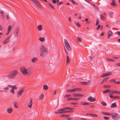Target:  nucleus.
Here are the masks:
<instances>
[{
  "instance_id": "10",
  "label": "nucleus",
  "mask_w": 120,
  "mask_h": 120,
  "mask_svg": "<svg viewBox=\"0 0 120 120\" xmlns=\"http://www.w3.org/2000/svg\"><path fill=\"white\" fill-rule=\"evenodd\" d=\"M32 106V99L31 98L29 102L28 103L27 106L30 108H31Z\"/></svg>"
},
{
  "instance_id": "52",
  "label": "nucleus",
  "mask_w": 120,
  "mask_h": 120,
  "mask_svg": "<svg viewBox=\"0 0 120 120\" xmlns=\"http://www.w3.org/2000/svg\"><path fill=\"white\" fill-rule=\"evenodd\" d=\"M76 25L78 27H80L81 26L80 24L78 22L77 23Z\"/></svg>"
},
{
  "instance_id": "13",
  "label": "nucleus",
  "mask_w": 120,
  "mask_h": 120,
  "mask_svg": "<svg viewBox=\"0 0 120 120\" xmlns=\"http://www.w3.org/2000/svg\"><path fill=\"white\" fill-rule=\"evenodd\" d=\"M6 110L7 112L9 113H11L13 111V109L11 108H7Z\"/></svg>"
},
{
  "instance_id": "38",
  "label": "nucleus",
  "mask_w": 120,
  "mask_h": 120,
  "mask_svg": "<svg viewBox=\"0 0 120 120\" xmlns=\"http://www.w3.org/2000/svg\"><path fill=\"white\" fill-rule=\"evenodd\" d=\"M110 86L108 85H104L103 86V88H108L110 87Z\"/></svg>"
},
{
  "instance_id": "63",
  "label": "nucleus",
  "mask_w": 120,
  "mask_h": 120,
  "mask_svg": "<svg viewBox=\"0 0 120 120\" xmlns=\"http://www.w3.org/2000/svg\"><path fill=\"white\" fill-rule=\"evenodd\" d=\"M77 104V103L76 102L72 103H71V104L74 105H76Z\"/></svg>"
},
{
  "instance_id": "1",
  "label": "nucleus",
  "mask_w": 120,
  "mask_h": 120,
  "mask_svg": "<svg viewBox=\"0 0 120 120\" xmlns=\"http://www.w3.org/2000/svg\"><path fill=\"white\" fill-rule=\"evenodd\" d=\"M20 70L21 73L24 75H30L32 73V69L30 68H21Z\"/></svg>"
},
{
  "instance_id": "39",
  "label": "nucleus",
  "mask_w": 120,
  "mask_h": 120,
  "mask_svg": "<svg viewBox=\"0 0 120 120\" xmlns=\"http://www.w3.org/2000/svg\"><path fill=\"white\" fill-rule=\"evenodd\" d=\"M120 98V97L118 96H114L113 99H119Z\"/></svg>"
},
{
  "instance_id": "6",
  "label": "nucleus",
  "mask_w": 120,
  "mask_h": 120,
  "mask_svg": "<svg viewBox=\"0 0 120 120\" xmlns=\"http://www.w3.org/2000/svg\"><path fill=\"white\" fill-rule=\"evenodd\" d=\"M74 109L73 108L69 107H65L63 109H59L57 110L58 111H64L66 110H72Z\"/></svg>"
},
{
  "instance_id": "3",
  "label": "nucleus",
  "mask_w": 120,
  "mask_h": 120,
  "mask_svg": "<svg viewBox=\"0 0 120 120\" xmlns=\"http://www.w3.org/2000/svg\"><path fill=\"white\" fill-rule=\"evenodd\" d=\"M18 73L16 71H14L9 73L8 75V77L9 79H12L15 77Z\"/></svg>"
},
{
  "instance_id": "32",
  "label": "nucleus",
  "mask_w": 120,
  "mask_h": 120,
  "mask_svg": "<svg viewBox=\"0 0 120 120\" xmlns=\"http://www.w3.org/2000/svg\"><path fill=\"white\" fill-rule=\"evenodd\" d=\"M39 40L43 42L44 41L45 39V38L43 37L40 38H39Z\"/></svg>"
},
{
  "instance_id": "64",
  "label": "nucleus",
  "mask_w": 120,
  "mask_h": 120,
  "mask_svg": "<svg viewBox=\"0 0 120 120\" xmlns=\"http://www.w3.org/2000/svg\"><path fill=\"white\" fill-rule=\"evenodd\" d=\"M6 18H7V19L8 20H9V16H8V15H6Z\"/></svg>"
},
{
  "instance_id": "12",
  "label": "nucleus",
  "mask_w": 120,
  "mask_h": 120,
  "mask_svg": "<svg viewBox=\"0 0 120 120\" xmlns=\"http://www.w3.org/2000/svg\"><path fill=\"white\" fill-rule=\"evenodd\" d=\"M87 100L89 101H90V102H92L95 101L96 100V99L94 98H92V97H90L88 98Z\"/></svg>"
},
{
  "instance_id": "11",
  "label": "nucleus",
  "mask_w": 120,
  "mask_h": 120,
  "mask_svg": "<svg viewBox=\"0 0 120 120\" xmlns=\"http://www.w3.org/2000/svg\"><path fill=\"white\" fill-rule=\"evenodd\" d=\"M34 3L39 8H41V7L40 4L37 0Z\"/></svg>"
},
{
  "instance_id": "62",
  "label": "nucleus",
  "mask_w": 120,
  "mask_h": 120,
  "mask_svg": "<svg viewBox=\"0 0 120 120\" xmlns=\"http://www.w3.org/2000/svg\"><path fill=\"white\" fill-rule=\"evenodd\" d=\"M68 20L69 21V22H71V18L70 17H69V18Z\"/></svg>"
},
{
  "instance_id": "48",
  "label": "nucleus",
  "mask_w": 120,
  "mask_h": 120,
  "mask_svg": "<svg viewBox=\"0 0 120 120\" xmlns=\"http://www.w3.org/2000/svg\"><path fill=\"white\" fill-rule=\"evenodd\" d=\"M103 118L104 119L106 120H109V117H107L105 116H104L103 117Z\"/></svg>"
},
{
  "instance_id": "51",
  "label": "nucleus",
  "mask_w": 120,
  "mask_h": 120,
  "mask_svg": "<svg viewBox=\"0 0 120 120\" xmlns=\"http://www.w3.org/2000/svg\"><path fill=\"white\" fill-rule=\"evenodd\" d=\"M4 90H9V88H8V87L7 86L6 87L4 88Z\"/></svg>"
},
{
  "instance_id": "36",
  "label": "nucleus",
  "mask_w": 120,
  "mask_h": 120,
  "mask_svg": "<svg viewBox=\"0 0 120 120\" xmlns=\"http://www.w3.org/2000/svg\"><path fill=\"white\" fill-rule=\"evenodd\" d=\"M113 14V12H109V16L110 17H111L112 18V15Z\"/></svg>"
},
{
  "instance_id": "22",
  "label": "nucleus",
  "mask_w": 120,
  "mask_h": 120,
  "mask_svg": "<svg viewBox=\"0 0 120 120\" xmlns=\"http://www.w3.org/2000/svg\"><path fill=\"white\" fill-rule=\"evenodd\" d=\"M117 105H116V102L112 104L110 106L111 108H113L116 107Z\"/></svg>"
},
{
  "instance_id": "37",
  "label": "nucleus",
  "mask_w": 120,
  "mask_h": 120,
  "mask_svg": "<svg viewBox=\"0 0 120 120\" xmlns=\"http://www.w3.org/2000/svg\"><path fill=\"white\" fill-rule=\"evenodd\" d=\"M107 60L109 61L114 62L115 61V60L113 59L107 58Z\"/></svg>"
},
{
  "instance_id": "26",
  "label": "nucleus",
  "mask_w": 120,
  "mask_h": 120,
  "mask_svg": "<svg viewBox=\"0 0 120 120\" xmlns=\"http://www.w3.org/2000/svg\"><path fill=\"white\" fill-rule=\"evenodd\" d=\"M17 103L16 102H14L13 104V105L14 107L16 108H18V106L17 105Z\"/></svg>"
},
{
  "instance_id": "30",
  "label": "nucleus",
  "mask_w": 120,
  "mask_h": 120,
  "mask_svg": "<svg viewBox=\"0 0 120 120\" xmlns=\"http://www.w3.org/2000/svg\"><path fill=\"white\" fill-rule=\"evenodd\" d=\"M43 88L44 90H46L48 89V87L46 85H45L43 86Z\"/></svg>"
},
{
  "instance_id": "46",
  "label": "nucleus",
  "mask_w": 120,
  "mask_h": 120,
  "mask_svg": "<svg viewBox=\"0 0 120 120\" xmlns=\"http://www.w3.org/2000/svg\"><path fill=\"white\" fill-rule=\"evenodd\" d=\"M10 92L12 93L13 94L15 92L13 88L11 89L10 90Z\"/></svg>"
},
{
  "instance_id": "60",
  "label": "nucleus",
  "mask_w": 120,
  "mask_h": 120,
  "mask_svg": "<svg viewBox=\"0 0 120 120\" xmlns=\"http://www.w3.org/2000/svg\"><path fill=\"white\" fill-rule=\"evenodd\" d=\"M13 86H12V85H8V87H10V88H12V87H13Z\"/></svg>"
},
{
  "instance_id": "20",
  "label": "nucleus",
  "mask_w": 120,
  "mask_h": 120,
  "mask_svg": "<svg viewBox=\"0 0 120 120\" xmlns=\"http://www.w3.org/2000/svg\"><path fill=\"white\" fill-rule=\"evenodd\" d=\"M44 97V95L43 94H41L39 96L38 99L39 100H42Z\"/></svg>"
},
{
  "instance_id": "45",
  "label": "nucleus",
  "mask_w": 120,
  "mask_h": 120,
  "mask_svg": "<svg viewBox=\"0 0 120 120\" xmlns=\"http://www.w3.org/2000/svg\"><path fill=\"white\" fill-rule=\"evenodd\" d=\"M116 81V80L115 79H112L110 81V82H115Z\"/></svg>"
},
{
  "instance_id": "34",
  "label": "nucleus",
  "mask_w": 120,
  "mask_h": 120,
  "mask_svg": "<svg viewBox=\"0 0 120 120\" xmlns=\"http://www.w3.org/2000/svg\"><path fill=\"white\" fill-rule=\"evenodd\" d=\"M80 104L82 105H89L90 104L88 103L82 102L80 103Z\"/></svg>"
},
{
  "instance_id": "18",
  "label": "nucleus",
  "mask_w": 120,
  "mask_h": 120,
  "mask_svg": "<svg viewBox=\"0 0 120 120\" xmlns=\"http://www.w3.org/2000/svg\"><path fill=\"white\" fill-rule=\"evenodd\" d=\"M112 32L110 31H109L108 33V38H109L112 35Z\"/></svg>"
},
{
  "instance_id": "50",
  "label": "nucleus",
  "mask_w": 120,
  "mask_h": 120,
  "mask_svg": "<svg viewBox=\"0 0 120 120\" xmlns=\"http://www.w3.org/2000/svg\"><path fill=\"white\" fill-rule=\"evenodd\" d=\"M100 27H101L100 25H98V27L96 28V30H98L99 29V28H100Z\"/></svg>"
},
{
  "instance_id": "58",
  "label": "nucleus",
  "mask_w": 120,
  "mask_h": 120,
  "mask_svg": "<svg viewBox=\"0 0 120 120\" xmlns=\"http://www.w3.org/2000/svg\"><path fill=\"white\" fill-rule=\"evenodd\" d=\"M112 94H110L109 95V96L111 98H113V97H114V96H113L112 95H111Z\"/></svg>"
},
{
  "instance_id": "4",
  "label": "nucleus",
  "mask_w": 120,
  "mask_h": 120,
  "mask_svg": "<svg viewBox=\"0 0 120 120\" xmlns=\"http://www.w3.org/2000/svg\"><path fill=\"white\" fill-rule=\"evenodd\" d=\"M19 27L18 26L16 27L15 29L14 34V37L15 38H16L18 36L19 32Z\"/></svg>"
},
{
  "instance_id": "21",
  "label": "nucleus",
  "mask_w": 120,
  "mask_h": 120,
  "mask_svg": "<svg viewBox=\"0 0 120 120\" xmlns=\"http://www.w3.org/2000/svg\"><path fill=\"white\" fill-rule=\"evenodd\" d=\"M115 0H112V2L111 3V4L112 6L115 7L116 5V4L115 3Z\"/></svg>"
},
{
  "instance_id": "17",
  "label": "nucleus",
  "mask_w": 120,
  "mask_h": 120,
  "mask_svg": "<svg viewBox=\"0 0 120 120\" xmlns=\"http://www.w3.org/2000/svg\"><path fill=\"white\" fill-rule=\"evenodd\" d=\"M11 36L9 37L6 39L4 42L3 43L4 44H5L7 43L8 42L9 40L10 39Z\"/></svg>"
},
{
  "instance_id": "61",
  "label": "nucleus",
  "mask_w": 120,
  "mask_h": 120,
  "mask_svg": "<svg viewBox=\"0 0 120 120\" xmlns=\"http://www.w3.org/2000/svg\"><path fill=\"white\" fill-rule=\"evenodd\" d=\"M71 111H70V110H69V111H64V113L65 112H71Z\"/></svg>"
},
{
  "instance_id": "44",
  "label": "nucleus",
  "mask_w": 120,
  "mask_h": 120,
  "mask_svg": "<svg viewBox=\"0 0 120 120\" xmlns=\"http://www.w3.org/2000/svg\"><path fill=\"white\" fill-rule=\"evenodd\" d=\"M12 88L14 90V89L16 90L17 89V88L16 87V85H15L13 86Z\"/></svg>"
},
{
  "instance_id": "23",
  "label": "nucleus",
  "mask_w": 120,
  "mask_h": 120,
  "mask_svg": "<svg viewBox=\"0 0 120 120\" xmlns=\"http://www.w3.org/2000/svg\"><path fill=\"white\" fill-rule=\"evenodd\" d=\"M37 29L41 31L42 30V26L41 25H38L37 26Z\"/></svg>"
},
{
  "instance_id": "8",
  "label": "nucleus",
  "mask_w": 120,
  "mask_h": 120,
  "mask_svg": "<svg viewBox=\"0 0 120 120\" xmlns=\"http://www.w3.org/2000/svg\"><path fill=\"white\" fill-rule=\"evenodd\" d=\"M79 90H80L79 88H75L73 89L67 90V92H75L76 91Z\"/></svg>"
},
{
  "instance_id": "19",
  "label": "nucleus",
  "mask_w": 120,
  "mask_h": 120,
  "mask_svg": "<svg viewBox=\"0 0 120 120\" xmlns=\"http://www.w3.org/2000/svg\"><path fill=\"white\" fill-rule=\"evenodd\" d=\"M86 115H87L91 116L94 117H97L98 116L95 114L91 113H86Z\"/></svg>"
},
{
  "instance_id": "28",
  "label": "nucleus",
  "mask_w": 120,
  "mask_h": 120,
  "mask_svg": "<svg viewBox=\"0 0 120 120\" xmlns=\"http://www.w3.org/2000/svg\"><path fill=\"white\" fill-rule=\"evenodd\" d=\"M66 46L68 50L70 51L71 50V49L69 44H68V45L67 46Z\"/></svg>"
},
{
  "instance_id": "54",
  "label": "nucleus",
  "mask_w": 120,
  "mask_h": 120,
  "mask_svg": "<svg viewBox=\"0 0 120 120\" xmlns=\"http://www.w3.org/2000/svg\"><path fill=\"white\" fill-rule=\"evenodd\" d=\"M71 96L69 94H68L67 95L65 96L64 97H68L70 96Z\"/></svg>"
},
{
  "instance_id": "40",
  "label": "nucleus",
  "mask_w": 120,
  "mask_h": 120,
  "mask_svg": "<svg viewBox=\"0 0 120 120\" xmlns=\"http://www.w3.org/2000/svg\"><path fill=\"white\" fill-rule=\"evenodd\" d=\"M77 38L78 41H79L80 42H81L82 39L81 38H79L78 37H77Z\"/></svg>"
},
{
  "instance_id": "2",
  "label": "nucleus",
  "mask_w": 120,
  "mask_h": 120,
  "mask_svg": "<svg viewBox=\"0 0 120 120\" xmlns=\"http://www.w3.org/2000/svg\"><path fill=\"white\" fill-rule=\"evenodd\" d=\"M40 56L42 57H43L47 53V49L45 47L44 45L42 46L40 49Z\"/></svg>"
},
{
  "instance_id": "42",
  "label": "nucleus",
  "mask_w": 120,
  "mask_h": 120,
  "mask_svg": "<svg viewBox=\"0 0 120 120\" xmlns=\"http://www.w3.org/2000/svg\"><path fill=\"white\" fill-rule=\"evenodd\" d=\"M105 115H111V114L108 113H105L104 112H102Z\"/></svg>"
},
{
  "instance_id": "15",
  "label": "nucleus",
  "mask_w": 120,
  "mask_h": 120,
  "mask_svg": "<svg viewBox=\"0 0 120 120\" xmlns=\"http://www.w3.org/2000/svg\"><path fill=\"white\" fill-rule=\"evenodd\" d=\"M91 81L90 80H89L86 82H81V83L82 84L85 85H88L90 82Z\"/></svg>"
},
{
  "instance_id": "9",
  "label": "nucleus",
  "mask_w": 120,
  "mask_h": 120,
  "mask_svg": "<svg viewBox=\"0 0 120 120\" xmlns=\"http://www.w3.org/2000/svg\"><path fill=\"white\" fill-rule=\"evenodd\" d=\"M112 74L111 72H106L104 74L101 76L102 77H104L105 76H108L111 75Z\"/></svg>"
},
{
  "instance_id": "56",
  "label": "nucleus",
  "mask_w": 120,
  "mask_h": 120,
  "mask_svg": "<svg viewBox=\"0 0 120 120\" xmlns=\"http://www.w3.org/2000/svg\"><path fill=\"white\" fill-rule=\"evenodd\" d=\"M52 2L54 4H55L56 3V0H52Z\"/></svg>"
},
{
  "instance_id": "16",
  "label": "nucleus",
  "mask_w": 120,
  "mask_h": 120,
  "mask_svg": "<svg viewBox=\"0 0 120 120\" xmlns=\"http://www.w3.org/2000/svg\"><path fill=\"white\" fill-rule=\"evenodd\" d=\"M73 96L75 97H82V96H84V95L83 94H74L73 95Z\"/></svg>"
},
{
  "instance_id": "41",
  "label": "nucleus",
  "mask_w": 120,
  "mask_h": 120,
  "mask_svg": "<svg viewBox=\"0 0 120 120\" xmlns=\"http://www.w3.org/2000/svg\"><path fill=\"white\" fill-rule=\"evenodd\" d=\"M105 15V13H104L103 14H101L100 15V16L101 17H102L103 18H104V15Z\"/></svg>"
},
{
  "instance_id": "55",
  "label": "nucleus",
  "mask_w": 120,
  "mask_h": 120,
  "mask_svg": "<svg viewBox=\"0 0 120 120\" xmlns=\"http://www.w3.org/2000/svg\"><path fill=\"white\" fill-rule=\"evenodd\" d=\"M116 33L119 36H120V32L119 31L117 32Z\"/></svg>"
},
{
  "instance_id": "29",
  "label": "nucleus",
  "mask_w": 120,
  "mask_h": 120,
  "mask_svg": "<svg viewBox=\"0 0 120 120\" xmlns=\"http://www.w3.org/2000/svg\"><path fill=\"white\" fill-rule=\"evenodd\" d=\"M60 116L63 117H68L70 116V115H67L62 114Z\"/></svg>"
},
{
  "instance_id": "49",
  "label": "nucleus",
  "mask_w": 120,
  "mask_h": 120,
  "mask_svg": "<svg viewBox=\"0 0 120 120\" xmlns=\"http://www.w3.org/2000/svg\"><path fill=\"white\" fill-rule=\"evenodd\" d=\"M108 77H106V78H105L103 80V81H104V82H105L108 80Z\"/></svg>"
},
{
  "instance_id": "33",
  "label": "nucleus",
  "mask_w": 120,
  "mask_h": 120,
  "mask_svg": "<svg viewBox=\"0 0 120 120\" xmlns=\"http://www.w3.org/2000/svg\"><path fill=\"white\" fill-rule=\"evenodd\" d=\"M64 41L65 43V46H67L68 44H69V43L66 39H65L64 40Z\"/></svg>"
},
{
  "instance_id": "53",
  "label": "nucleus",
  "mask_w": 120,
  "mask_h": 120,
  "mask_svg": "<svg viewBox=\"0 0 120 120\" xmlns=\"http://www.w3.org/2000/svg\"><path fill=\"white\" fill-rule=\"evenodd\" d=\"M59 111V114H62L64 113V111Z\"/></svg>"
},
{
  "instance_id": "25",
  "label": "nucleus",
  "mask_w": 120,
  "mask_h": 120,
  "mask_svg": "<svg viewBox=\"0 0 120 120\" xmlns=\"http://www.w3.org/2000/svg\"><path fill=\"white\" fill-rule=\"evenodd\" d=\"M37 60V59L36 58H33L31 60V62L33 63L36 62Z\"/></svg>"
},
{
  "instance_id": "59",
  "label": "nucleus",
  "mask_w": 120,
  "mask_h": 120,
  "mask_svg": "<svg viewBox=\"0 0 120 120\" xmlns=\"http://www.w3.org/2000/svg\"><path fill=\"white\" fill-rule=\"evenodd\" d=\"M63 3V2H60L58 3V4L59 5H60Z\"/></svg>"
},
{
  "instance_id": "14",
  "label": "nucleus",
  "mask_w": 120,
  "mask_h": 120,
  "mask_svg": "<svg viewBox=\"0 0 120 120\" xmlns=\"http://www.w3.org/2000/svg\"><path fill=\"white\" fill-rule=\"evenodd\" d=\"M80 99V98H67V100H79V99Z\"/></svg>"
},
{
  "instance_id": "31",
  "label": "nucleus",
  "mask_w": 120,
  "mask_h": 120,
  "mask_svg": "<svg viewBox=\"0 0 120 120\" xmlns=\"http://www.w3.org/2000/svg\"><path fill=\"white\" fill-rule=\"evenodd\" d=\"M11 25L9 26L8 28V31L10 32L11 29Z\"/></svg>"
},
{
  "instance_id": "5",
  "label": "nucleus",
  "mask_w": 120,
  "mask_h": 120,
  "mask_svg": "<svg viewBox=\"0 0 120 120\" xmlns=\"http://www.w3.org/2000/svg\"><path fill=\"white\" fill-rule=\"evenodd\" d=\"M111 117L114 120H117L120 118V116L117 113H115L112 115Z\"/></svg>"
},
{
  "instance_id": "43",
  "label": "nucleus",
  "mask_w": 120,
  "mask_h": 120,
  "mask_svg": "<svg viewBox=\"0 0 120 120\" xmlns=\"http://www.w3.org/2000/svg\"><path fill=\"white\" fill-rule=\"evenodd\" d=\"M99 20L98 19H97L96 22V25H98L99 24Z\"/></svg>"
},
{
  "instance_id": "7",
  "label": "nucleus",
  "mask_w": 120,
  "mask_h": 120,
  "mask_svg": "<svg viewBox=\"0 0 120 120\" xmlns=\"http://www.w3.org/2000/svg\"><path fill=\"white\" fill-rule=\"evenodd\" d=\"M24 91V89L23 88H21L19 90L18 93L17 97L18 98L19 97L22 95Z\"/></svg>"
},
{
  "instance_id": "57",
  "label": "nucleus",
  "mask_w": 120,
  "mask_h": 120,
  "mask_svg": "<svg viewBox=\"0 0 120 120\" xmlns=\"http://www.w3.org/2000/svg\"><path fill=\"white\" fill-rule=\"evenodd\" d=\"M88 19H86L85 20V21L86 22H86L87 23H89V22H88Z\"/></svg>"
},
{
  "instance_id": "27",
  "label": "nucleus",
  "mask_w": 120,
  "mask_h": 120,
  "mask_svg": "<svg viewBox=\"0 0 120 120\" xmlns=\"http://www.w3.org/2000/svg\"><path fill=\"white\" fill-rule=\"evenodd\" d=\"M70 61V60L68 56H67V61H66V63L67 64V65L68 64Z\"/></svg>"
},
{
  "instance_id": "24",
  "label": "nucleus",
  "mask_w": 120,
  "mask_h": 120,
  "mask_svg": "<svg viewBox=\"0 0 120 120\" xmlns=\"http://www.w3.org/2000/svg\"><path fill=\"white\" fill-rule=\"evenodd\" d=\"M117 93V91L115 90H111L110 91V93L111 94H113Z\"/></svg>"
},
{
  "instance_id": "35",
  "label": "nucleus",
  "mask_w": 120,
  "mask_h": 120,
  "mask_svg": "<svg viewBox=\"0 0 120 120\" xmlns=\"http://www.w3.org/2000/svg\"><path fill=\"white\" fill-rule=\"evenodd\" d=\"M110 92V90L109 89H107L106 90L104 91L103 92V93H108L109 92Z\"/></svg>"
},
{
  "instance_id": "47",
  "label": "nucleus",
  "mask_w": 120,
  "mask_h": 120,
  "mask_svg": "<svg viewBox=\"0 0 120 120\" xmlns=\"http://www.w3.org/2000/svg\"><path fill=\"white\" fill-rule=\"evenodd\" d=\"M101 104L104 106H105L106 105V104L104 102H103L101 103Z\"/></svg>"
}]
</instances>
